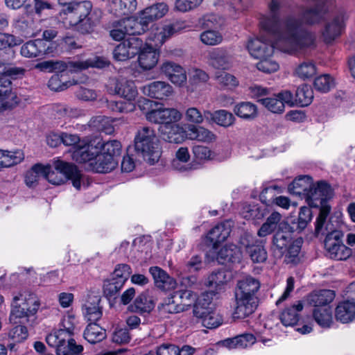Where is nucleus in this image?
<instances>
[{
  "label": "nucleus",
  "instance_id": "19",
  "mask_svg": "<svg viewBox=\"0 0 355 355\" xmlns=\"http://www.w3.org/2000/svg\"><path fill=\"white\" fill-rule=\"evenodd\" d=\"M158 130L162 138L169 143L180 144L188 138V132L178 123L159 126Z\"/></svg>",
  "mask_w": 355,
  "mask_h": 355
},
{
  "label": "nucleus",
  "instance_id": "54",
  "mask_svg": "<svg viewBox=\"0 0 355 355\" xmlns=\"http://www.w3.org/2000/svg\"><path fill=\"white\" fill-rule=\"evenodd\" d=\"M311 87L307 84L300 85L295 94V104L305 107L311 104Z\"/></svg>",
  "mask_w": 355,
  "mask_h": 355
},
{
  "label": "nucleus",
  "instance_id": "41",
  "mask_svg": "<svg viewBox=\"0 0 355 355\" xmlns=\"http://www.w3.org/2000/svg\"><path fill=\"white\" fill-rule=\"evenodd\" d=\"M105 337V330L97 324L96 322L89 323L84 331L85 339L92 344L101 342Z\"/></svg>",
  "mask_w": 355,
  "mask_h": 355
},
{
  "label": "nucleus",
  "instance_id": "7",
  "mask_svg": "<svg viewBox=\"0 0 355 355\" xmlns=\"http://www.w3.org/2000/svg\"><path fill=\"white\" fill-rule=\"evenodd\" d=\"M333 189L325 181L312 183V207L320 208V213L315 223L317 234L321 232L323 225L327 223V218L331 209L329 200L333 198Z\"/></svg>",
  "mask_w": 355,
  "mask_h": 355
},
{
  "label": "nucleus",
  "instance_id": "44",
  "mask_svg": "<svg viewBox=\"0 0 355 355\" xmlns=\"http://www.w3.org/2000/svg\"><path fill=\"white\" fill-rule=\"evenodd\" d=\"M233 111L236 116L245 120L254 119L257 116V106L248 101L236 104Z\"/></svg>",
  "mask_w": 355,
  "mask_h": 355
},
{
  "label": "nucleus",
  "instance_id": "33",
  "mask_svg": "<svg viewBox=\"0 0 355 355\" xmlns=\"http://www.w3.org/2000/svg\"><path fill=\"white\" fill-rule=\"evenodd\" d=\"M177 300L179 302V306L182 311L188 310L191 306H195L199 301L203 303L202 298H198L196 293L191 290H179L173 293ZM205 298L203 300L205 301Z\"/></svg>",
  "mask_w": 355,
  "mask_h": 355
},
{
  "label": "nucleus",
  "instance_id": "3",
  "mask_svg": "<svg viewBox=\"0 0 355 355\" xmlns=\"http://www.w3.org/2000/svg\"><path fill=\"white\" fill-rule=\"evenodd\" d=\"M102 143L93 141V143L78 149L73 153V159L77 162H89L90 168L96 173H108L114 170L118 160L110 155L100 153Z\"/></svg>",
  "mask_w": 355,
  "mask_h": 355
},
{
  "label": "nucleus",
  "instance_id": "35",
  "mask_svg": "<svg viewBox=\"0 0 355 355\" xmlns=\"http://www.w3.org/2000/svg\"><path fill=\"white\" fill-rule=\"evenodd\" d=\"M246 253L254 263H263L267 259V252L263 241L255 240L245 247Z\"/></svg>",
  "mask_w": 355,
  "mask_h": 355
},
{
  "label": "nucleus",
  "instance_id": "47",
  "mask_svg": "<svg viewBox=\"0 0 355 355\" xmlns=\"http://www.w3.org/2000/svg\"><path fill=\"white\" fill-rule=\"evenodd\" d=\"M188 138L202 142H211L215 139V135L202 126L189 125Z\"/></svg>",
  "mask_w": 355,
  "mask_h": 355
},
{
  "label": "nucleus",
  "instance_id": "28",
  "mask_svg": "<svg viewBox=\"0 0 355 355\" xmlns=\"http://www.w3.org/2000/svg\"><path fill=\"white\" fill-rule=\"evenodd\" d=\"M177 30L178 25L175 24L162 25L152 31L149 35V40L153 42L155 46H159L171 37Z\"/></svg>",
  "mask_w": 355,
  "mask_h": 355
},
{
  "label": "nucleus",
  "instance_id": "13",
  "mask_svg": "<svg viewBox=\"0 0 355 355\" xmlns=\"http://www.w3.org/2000/svg\"><path fill=\"white\" fill-rule=\"evenodd\" d=\"M209 302L205 300L203 303L198 302L193 309V315L201 320L202 325L208 329H214L219 327L223 320L221 316L209 306Z\"/></svg>",
  "mask_w": 355,
  "mask_h": 355
},
{
  "label": "nucleus",
  "instance_id": "34",
  "mask_svg": "<svg viewBox=\"0 0 355 355\" xmlns=\"http://www.w3.org/2000/svg\"><path fill=\"white\" fill-rule=\"evenodd\" d=\"M336 319L343 323H349L355 318V305L345 300L340 302L335 309Z\"/></svg>",
  "mask_w": 355,
  "mask_h": 355
},
{
  "label": "nucleus",
  "instance_id": "63",
  "mask_svg": "<svg viewBox=\"0 0 355 355\" xmlns=\"http://www.w3.org/2000/svg\"><path fill=\"white\" fill-rule=\"evenodd\" d=\"M260 61L257 64V69L266 73H270L277 71L279 68V64L270 57H264L259 59Z\"/></svg>",
  "mask_w": 355,
  "mask_h": 355
},
{
  "label": "nucleus",
  "instance_id": "30",
  "mask_svg": "<svg viewBox=\"0 0 355 355\" xmlns=\"http://www.w3.org/2000/svg\"><path fill=\"white\" fill-rule=\"evenodd\" d=\"M347 17L344 13H340L336 15L333 20L329 23L323 32L325 41L331 42L336 37L341 34L345 27V22Z\"/></svg>",
  "mask_w": 355,
  "mask_h": 355
},
{
  "label": "nucleus",
  "instance_id": "48",
  "mask_svg": "<svg viewBox=\"0 0 355 355\" xmlns=\"http://www.w3.org/2000/svg\"><path fill=\"white\" fill-rule=\"evenodd\" d=\"M158 310L159 314L164 317H167L168 314H175L182 312L180 306H179V302L177 300L174 294L165 298L158 306Z\"/></svg>",
  "mask_w": 355,
  "mask_h": 355
},
{
  "label": "nucleus",
  "instance_id": "58",
  "mask_svg": "<svg viewBox=\"0 0 355 355\" xmlns=\"http://www.w3.org/2000/svg\"><path fill=\"white\" fill-rule=\"evenodd\" d=\"M217 83L223 87L233 89L238 86L239 80L237 78L226 72H219L216 74Z\"/></svg>",
  "mask_w": 355,
  "mask_h": 355
},
{
  "label": "nucleus",
  "instance_id": "16",
  "mask_svg": "<svg viewBox=\"0 0 355 355\" xmlns=\"http://www.w3.org/2000/svg\"><path fill=\"white\" fill-rule=\"evenodd\" d=\"M207 63L216 69L229 70L232 67V56L226 49L216 48L207 55Z\"/></svg>",
  "mask_w": 355,
  "mask_h": 355
},
{
  "label": "nucleus",
  "instance_id": "57",
  "mask_svg": "<svg viewBox=\"0 0 355 355\" xmlns=\"http://www.w3.org/2000/svg\"><path fill=\"white\" fill-rule=\"evenodd\" d=\"M44 171V166L39 164H35L26 174L25 182L27 186L33 187L40 178L43 177Z\"/></svg>",
  "mask_w": 355,
  "mask_h": 355
},
{
  "label": "nucleus",
  "instance_id": "12",
  "mask_svg": "<svg viewBox=\"0 0 355 355\" xmlns=\"http://www.w3.org/2000/svg\"><path fill=\"white\" fill-rule=\"evenodd\" d=\"M182 114L175 108H166L160 107L148 112L146 114V119L159 126L170 125L174 123H178L182 119Z\"/></svg>",
  "mask_w": 355,
  "mask_h": 355
},
{
  "label": "nucleus",
  "instance_id": "17",
  "mask_svg": "<svg viewBox=\"0 0 355 355\" xmlns=\"http://www.w3.org/2000/svg\"><path fill=\"white\" fill-rule=\"evenodd\" d=\"M161 72L174 85L182 87L187 82L185 69L180 64L166 61L160 67Z\"/></svg>",
  "mask_w": 355,
  "mask_h": 355
},
{
  "label": "nucleus",
  "instance_id": "60",
  "mask_svg": "<svg viewBox=\"0 0 355 355\" xmlns=\"http://www.w3.org/2000/svg\"><path fill=\"white\" fill-rule=\"evenodd\" d=\"M260 103L269 111L273 113H282L284 112L285 105L277 96L272 98L259 99Z\"/></svg>",
  "mask_w": 355,
  "mask_h": 355
},
{
  "label": "nucleus",
  "instance_id": "55",
  "mask_svg": "<svg viewBox=\"0 0 355 355\" xmlns=\"http://www.w3.org/2000/svg\"><path fill=\"white\" fill-rule=\"evenodd\" d=\"M62 143L64 145L73 146L74 148L73 153H74L78 149L93 143V141L86 143L84 141L80 140L78 135L68 134L65 132L62 133ZM72 157H73V154H72Z\"/></svg>",
  "mask_w": 355,
  "mask_h": 355
},
{
  "label": "nucleus",
  "instance_id": "62",
  "mask_svg": "<svg viewBox=\"0 0 355 355\" xmlns=\"http://www.w3.org/2000/svg\"><path fill=\"white\" fill-rule=\"evenodd\" d=\"M203 0H175V8L181 12H187L198 8Z\"/></svg>",
  "mask_w": 355,
  "mask_h": 355
},
{
  "label": "nucleus",
  "instance_id": "14",
  "mask_svg": "<svg viewBox=\"0 0 355 355\" xmlns=\"http://www.w3.org/2000/svg\"><path fill=\"white\" fill-rule=\"evenodd\" d=\"M30 5H25L26 12L15 20V28L25 37L35 36L40 31L38 21L39 19H35L32 10H29Z\"/></svg>",
  "mask_w": 355,
  "mask_h": 355
},
{
  "label": "nucleus",
  "instance_id": "45",
  "mask_svg": "<svg viewBox=\"0 0 355 355\" xmlns=\"http://www.w3.org/2000/svg\"><path fill=\"white\" fill-rule=\"evenodd\" d=\"M315 322L323 328H328L333 322L331 307L314 308L312 313Z\"/></svg>",
  "mask_w": 355,
  "mask_h": 355
},
{
  "label": "nucleus",
  "instance_id": "51",
  "mask_svg": "<svg viewBox=\"0 0 355 355\" xmlns=\"http://www.w3.org/2000/svg\"><path fill=\"white\" fill-rule=\"evenodd\" d=\"M200 40L205 45L216 46L222 43L223 37L218 31L208 28L200 33Z\"/></svg>",
  "mask_w": 355,
  "mask_h": 355
},
{
  "label": "nucleus",
  "instance_id": "26",
  "mask_svg": "<svg viewBox=\"0 0 355 355\" xmlns=\"http://www.w3.org/2000/svg\"><path fill=\"white\" fill-rule=\"evenodd\" d=\"M138 54L139 65L144 70H150L155 67L159 58V52L148 45L141 47Z\"/></svg>",
  "mask_w": 355,
  "mask_h": 355
},
{
  "label": "nucleus",
  "instance_id": "8",
  "mask_svg": "<svg viewBox=\"0 0 355 355\" xmlns=\"http://www.w3.org/2000/svg\"><path fill=\"white\" fill-rule=\"evenodd\" d=\"M135 148L137 154L149 164H154L159 160L158 140L152 128L145 126L138 130L135 137Z\"/></svg>",
  "mask_w": 355,
  "mask_h": 355
},
{
  "label": "nucleus",
  "instance_id": "1",
  "mask_svg": "<svg viewBox=\"0 0 355 355\" xmlns=\"http://www.w3.org/2000/svg\"><path fill=\"white\" fill-rule=\"evenodd\" d=\"M282 6V0H271L268 6V12L261 16L260 28L272 41L268 43L262 37L250 40L247 48L252 57L257 59L271 57L275 48L291 53L310 44L311 11L306 10L299 20L292 16L281 19Z\"/></svg>",
  "mask_w": 355,
  "mask_h": 355
},
{
  "label": "nucleus",
  "instance_id": "4",
  "mask_svg": "<svg viewBox=\"0 0 355 355\" xmlns=\"http://www.w3.org/2000/svg\"><path fill=\"white\" fill-rule=\"evenodd\" d=\"M45 171L43 178L49 182L55 185L64 184L67 180L72 182L73 186L78 190L81 186H85V178L73 164L56 160L53 162V166H44Z\"/></svg>",
  "mask_w": 355,
  "mask_h": 355
},
{
  "label": "nucleus",
  "instance_id": "22",
  "mask_svg": "<svg viewBox=\"0 0 355 355\" xmlns=\"http://www.w3.org/2000/svg\"><path fill=\"white\" fill-rule=\"evenodd\" d=\"M261 284L256 278L248 276L238 281L234 294L243 295L252 298H258L257 293L260 288Z\"/></svg>",
  "mask_w": 355,
  "mask_h": 355
},
{
  "label": "nucleus",
  "instance_id": "9",
  "mask_svg": "<svg viewBox=\"0 0 355 355\" xmlns=\"http://www.w3.org/2000/svg\"><path fill=\"white\" fill-rule=\"evenodd\" d=\"M40 305L39 300L35 294L28 292L19 293L13 297L10 315V321L14 323L18 322L15 320L16 319L28 321L29 318L36 314Z\"/></svg>",
  "mask_w": 355,
  "mask_h": 355
},
{
  "label": "nucleus",
  "instance_id": "11",
  "mask_svg": "<svg viewBox=\"0 0 355 355\" xmlns=\"http://www.w3.org/2000/svg\"><path fill=\"white\" fill-rule=\"evenodd\" d=\"M143 45L144 41L141 38L130 36L114 49L113 58L116 61H127L137 55Z\"/></svg>",
  "mask_w": 355,
  "mask_h": 355
},
{
  "label": "nucleus",
  "instance_id": "52",
  "mask_svg": "<svg viewBox=\"0 0 355 355\" xmlns=\"http://www.w3.org/2000/svg\"><path fill=\"white\" fill-rule=\"evenodd\" d=\"M313 85L317 91L326 93L334 87L335 81L330 75L322 74L315 78Z\"/></svg>",
  "mask_w": 355,
  "mask_h": 355
},
{
  "label": "nucleus",
  "instance_id": "18",
  "mask_svg": "<svg viewBox=\"0 0 355 355\" xmlns=\"http://www.w3.org/2000/svg\"><path fill=\"white\" fill-rule=\"evenodd\" d=\"M144 95L149 97L164 100L173 94V89L171 85L164 81H154L141 88Z\"/></svg>",
  "mask_w": 355,
  "mask_h": 355
},
{
  "label": "nucleus",
  "instance_id": "23",
  "mask_svg": "<svg viewBox=\"0 0 355 355\" xmlns=\"http://www.w3.org/2000/svg\"><path fill=\"white\" fill-rule=\"evenodd\" d=\"M100 301L98 296L89 295L83 304V314L87 320L96 322L102 317L103 312L99 306Z\"/></svg>",
  "mask_w": 355,
  "mask_h": 355
},
{
  "label": "nucleus",
  "instance_id": "49",
  "mask_svg": "<svg viewBox=\"0 0 355 355\" xmlns=\"http://www.w3.org/2000/svg\"><path fill=\"white\" fill-rule=\"evenodd\" d=\"M53 72H64L66 71L76 72L85 69L87 65L81 61H51Z\"/></svg>",
  "mask_w": 355,
  "mask_h": 355
},
{
  "label": "nucleus",
  "instance_id": "21",
  "mask_svg": "<svg viewBox=\"0 0 355 355\" xmlns=\"http://www.w3.org/2000/svg\"><path fill=\"white\" fill-rule=\"evenodd\" d=\"M291 193L304 198L309 206H311V178L309 175L300 176L295 178L288 185Z\"/></svg>",
  "mask_w": 355,
  "mask_h": 355
},
{
  "label": "nucleus",
  "instance_id": "24",
  "mask_svg": "<svg viewBox=\"0 0 355 355\" xmlns=\"http://www.w3.org/2000/svg\"><path fill=\"white\" fill-rule=\"evenodd\" d=\"M232 221L226 220L214 227L207 234V238L213 244L214 248L229 236L231 232Z\"/></svg>",
  "mask_w": 355,
  "mask_h": 355
},
{
  "label": "nucleus",
  "instance_id": "32",
  "mask_svg": "<svg viewBox=\"0 0 355 355\" xmlns=\"http://www.w3.org/2000/svg\"><path fill=\"white\" fill-rule=\"evenodd\" d=\"M155 307V301L150 291H146L139 295L129 309L131 311L149 313Z\"/></svg>",
  "mask_w": 355,
  "mask_h": 355
},
{
  "label": "nucleus",
  "instance_id": "2",
  "mask_svg": "<svg viewBox=\"0 0 355 355\" xmlns=\"http://www.w3.org/2000/svg\"><path fill=\"white\" fill-rule=\"evenodd\" d=\"M92 3L89 1L76 2L63 8L58 19L67 28L73 27L81 33H89L94 26L89 14Z\"/></svg>",
  "mask_w": 355,
  "mask_h": 355
},
{
  "label": "nucleus",
  "instance_id": "27",
  "mask_svg": "<svg viewBox=\"0 0 355 355\" xmlns=\"http://www.w3.org/2000/svg\"><path fill=\"white\" fill-rule=\"evenodd\" d=\"M46 43L43 40H31L24 44L20 50L21 55L25 58H33L42 57L46 53Z\"/></svg>",
  "mask_w": 355,
  "mask_h": 355
},
{
  "label": "nucleus",
  "instance_id": "31",
  "mask_svg": "<svg viewBox=\"0 0 355 355\" xmlns=\"http://www.w3.org/2000/svg\"><path fill=\"white\" fill-rule=\"evenodd\" d=\"M168 11V6L166 3L159 2L148 6L140 12L141 18L148 25L150 23L162 18Z\"/></svg>",
  "mask_w": 355,
  "mask_h": 355
},
{
  "label": "nucleus",
  "instance_id": "50",
  "mask_svg": "<svg viewBox=\"0 0 355 355\" xmlns=\"http://www.w3.org/2000/svg\"><path fill=\"white\" fill-rule=\"evenodd\" d=\"M335 293L331 290H321L312 294V303L315 308L331 307L330 304L335 298Z\"/></svg>",
  "mask_w": 355,
  "mask_h": 355
},
{
  "label": "nucleus",
  "instance_id": "15",
  "mask_svg": "<svg viewBox=\"0 0 355 355\" xmlns=\"http://www.w3.org/2000/svg\"><path fill=\"white\" fill-rule=\"evenodd\" d=\"M235 305L233 318L243 319L252 314L258 306L259 299L234 294Z\"/></svg>",
  "mask_w": 355,
  "mask_h": 355
},
{
  "label": "nucleus",
  "instance_id": "64",
  "mask_svg": "<svg viewBox=\"0 0 355 355\" xmlns=\"http://www.w3.org/2000/svg\"><path fill=\"white\" fill-rule=\"evenodd\" d=\"M227 282L224 271L218 270L212 272L208 277L206 284L208 286L214 287L216 290L220 288Z\"/></svg>",
  "mask_w": 355,
  "mask_h": 355
},
{
  "label": "nucleus",
  "instance_id": "42",
  "mask_svg": "<svg viewBox=\"0 0 355 355\" xmlns=\"http://www.w3.org/2000/svg\"><path fill=\"white\" fill-rule=\"evenodd\" d=\"M24 159L22 150L9 151L0 150V166L10 167L19 164Z\"/></svg>",
  "mask_w": 355,
  "mask_h": 355
},
{
  "label": "nucleus",
  "instance_id": "40",
  "mask_svg": "<svg viewBox=\"0 0 355 355\" xmlns=\"http://www.w3.org/2000/svg\"><path fill=\"white\" fill-rule=\"evenodd\" d=\"M294 232L293 226H290L287 230H278L273 236V244L284 254L288 246L292 243V232Z\"/></svg>",
  "mask_w": 355,
  "mask_h": 355
},
{
  "label": "nucleus",
  "instance_id": "5",
  "mask_svg": "<svg viewBox=\"0 0 355 355\" xmlns=\"http://www.w3.org/2000/svg\"><path fill=\"white\" fill-rule=\"evenodd\" d=\"M110 89L115 94L127 100V101H110L108 103L110 110L119 113L131 112L135 110L134 101L138 96V91L134 81L119 77L110 82Z\"/></svg>",
  "mask_w": 355,
  "mask_h": 355
},
{
  "label": "nucleus",
  "instance_id": "43",
  "mask_svg": "<svg viewBox=\"0 0 355 355\" xmlns=\"http://www.w3.org/2000/svg\"><path fill=\"white\" fill-rule=\"evenodd\" d=\"M111 6V12L116 17L128 15L137 8L136 0H116Z\"/></svg>",
  "mask_w": 355,
  "mask_h": 355
},
{
  "label": "nucleus",
  "instance_id": "39",
  "mask_svg": "<svg viewBox=\"0 0 355 355\" xmlns=\"http://www.w3.org/2000/svg\"><path fill=\"white\" fill-rule=\"evenodd\" d=\"M217 260L223 264L227 262L234 263L240 260V251L234 244H230L223 247L218 252Z\"/></svg>",
  "mask_w": 355,
  "mask_h": 355
},
{
  "label": "nucleus",
  "instance_id": "37",
  "mask_svg": "<svg viewBox=\"0 0 355 355\" xmlns=\"http://www.w3.org/2000/svg\"><path fill=\"white\" fill-rule=\"evenodd\" d=\"M334 0H312V24L326 19Z\"/></svg>",
  "mask_w": 355,
  "mask_h": 355
},
{
  "label": "nucleus",
  "instance_id": "61",
  "mask_svg": "<svg viewBox=\"0 0 355 355\" xmlns=\"http://www.w3.org/2000/svg\"><path fill=\"white\" fill-rule=\"evenodd\" d=\"M101 150H102V153L106 154V155H110L112 158L117 159V157L121 153V144L117 140L108 141L102 144Z\"/></svg>",
  "mask_w": 355,
  "mask_h": 355
},
{
  "label": "nucleus",
  "instance_id": "38",
  "mask_svg": "<svg viewBox=\"0 0 355 355\" xmlns=\"http://www.w3.org/2000/svg\"><path fill=\"white\" fill-rule=\"evenodd\" d=\"M257 342V339L252 334H243L234 338L227 339L225 345L230 349H244L252 346Z\"/></svg>",
  "mask_w": 355,
  "mask_h": 355
},
{
  "label": "nucleus",
  "instance_id": "20",
  "mask_svg": "<svg viewBox=\"0 0 355 355\" xmlns=\"http://www.w3.org/2000/svg\"><path fill=\"white\" fill-rule=\"evenodd\" d=\"M282 216L277 211H273L267 218L266 221L261 226L258 231V236L265 237L270 234L277 228L278 230H287L290 228V225L284 221H282Z\"/></svg>",
  "mask_w": 355,
  "mask_h": 355
},
{
  "label": "nucleus",
  "instance_id": "6",
  "mask_svg": "<svg viewBox=\"0 0 355 355\" xmlns=\"http://www.w3.org/2000/svg\"><path fill=\"white\" fill-rule=\"evenodd\" d=\"M315 236L325 235L324 248L331 259L336 260H347L352 254V250L342 241L343 233L337 230L331 223V220L323 225V230L320 233L314 232Z\"/></svg>",
  "mask_w": 355,
  "mask_h": 355
},
{
  "label": "nucleus",
  "instance_id": "56",
  "mask_svg": "<svg viewBox=\"0 0 355 355\" xmlns=\"http://www.w3.org/2000/svg\"><path fill=\"white\" fill-rule=\"evenodd\" d=\"M211 118L216 124L223 127L232 125L235 120L233 114L225 110L216 111Z\"/></svg>",
  "mask_w": 355,
  "mask_h": 355
},
{
  "label": "nucleus",
  "instance_id": "10",
  "mask_svg": "<svg viewBox=\"0 0 355 355\" xmlns=\"http://www.w3.org/2000/svg\"><path fill=\"white\" fill-rule=\"evenodd\" d=\"M24 71L22 68L6 65L5 75L0 77V111L12 108L19 103L17 94L12 90L10 78L23 76Z\"/></svg>",
  "mask_w": 355,
  "mask_h": 355
},
{
  "label": "nucleus",
  "instance_id": "29",
  "mask_svg": "<svg viewBox=\"0 0 355 355\" xmlns=\"http://www.w3.org/2000/svg\"><path fill=\"white\" fill-rule=\"evenodd\" d=\"M149 272L153 277L156 286L159 288L163 291L175 288L176 286L175 280L162 268L157 266L150 267Z\"/></svg>",
  "mask_w": 355,
  "mask_h": 355
},
{
  "label": "nucleus",
  "instance_id": "59",
  "mask_svg": "<svg viewBox=\"0 0 355 355\" xmlns=\"http://www.w3.org/2000/svg\"><path fill=\"white\" fill-rule=\"evenodd\" d=\"M311 220V207H302L300 208V211L299 213L297 222L293 223V225L296 224V227H294V232L298 231L299 232L304 230L309 222Z\"/></svg>",
  "mask_w": 355,
  "mask_h": 355
},
{
  "label": "nucleus",
  "instance_id": "36",
  "mask_svg": "<svg viewBox=\"0 0 355 355\" xmlns=\"http://www.w3.org/2000/svg\"><path fill=\"white\" fill-rule=\"evenodd\" d=\"M304 304L302 301H298L290 307L285 309L280 315L282 323L286 326H293L299 320L298 312L303 309Z\"/></svg>",
  "mask_w": 355,
  "mask_h": 355
},
{
  "label": "nucleus",
  "instance_id": "46",
  "mask_svg": "<svg viewBox=\"0 0 355 355\" xmlns=\"http://www.w3.org/2000/svg\"><path fill=\"white\" fill-rule=\"evenodd\" d=\"M277 188L276 186H273L263 189L260 193L261 200L266 205L272 202L283 209H288L291 206V200L288 197L280 196L274 198L268 199L267 194L268 193H272Z\"/></svg>",
  "mask_w": 355,
  "mask_h": 355
},
{
  "label": "nucleus",
  "instance_id": "25",
  "mask_svg": "<svg viewBox=\"0 0 355 355\" xmlns=\"http://www.w3.org/2000/svg\"><path fill=\"white\" fill-rule=\"evenodd\" d=\"M119 26H123L128 35L135 36V35H141L147 29L148 25L144 19L141 18L139 12L138 17H125L119 20Z\"/></svg>",
  "mask_w": 355,
  "mask_h": 355
},
{
  "label": "nucleus",
  "instance_id": "53",
  "mask_svg": "<svg viewBox=\"0 0 355 355\" xmlns=\"http://www.w3.org/2000/svg\"><path fill=\"white\" fill-rule=\"evenodd\" d=\"M176 158L173 161V167L180 171H184L187 167L184 165L190 159L189 150L187 147H181L176 152Z\"/></svg>",
  "mask_w": 355,
  "mask_h": 355
}]
</instances>
